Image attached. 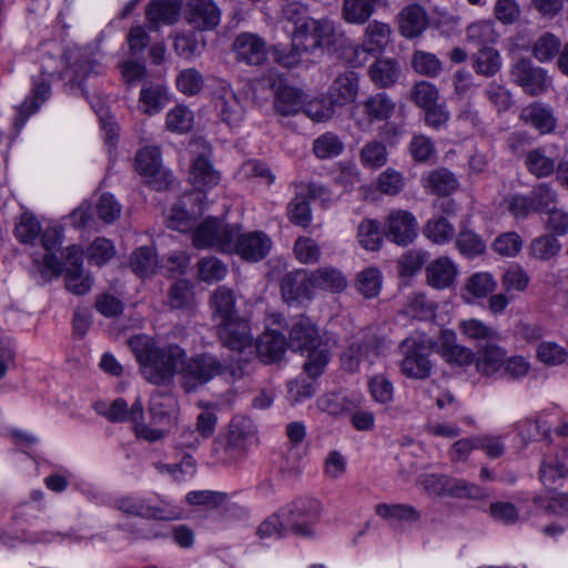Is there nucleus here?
Listing matches in <instances>:
<instances>
[{
    "label": "nucleus",
    "instance_id": "nucleus-1",
    "mask_svg": "<svg viewBox=\"0 0 568 568\" xmlns=\"http://www.w3.org/2000/svg\"><path fill=\"white\" fill-rule=\"evenodd\" d=\"M129 346L141 365L144 378L155 385L170 383L182 366L180 384L186 393L197 390L216 376H225L230 381L240 379L245 373L242 363L223 365L211 354H201L184 362L185 352L175 344L156 347L146 336L136 335L129 339Z\"/></svg>",
    "mask_w": 568,
    "mask_h": 568
},
{
    "label": "nucleus",
    "instance_id": "nucleus-2",
    "mask_svg": "<svg viewBox=\"0 0 568 568\" xmlns=\"http://www.w3.org/2000/svg\"><path fill=\"white\" fill-rule=\"evenodd\" d=\"M257 444V430L253 420L245 416L232 418L225 440L213 443V454L223 464H232L246 455Z\"/></svg>",
    "mask_w": 568,
    "mask_h": 568
},
{
    "label": "nucleus",
    "instance_id": "nucleus-3",
    "mask_svg": "<svg viewBox=\"0 0 568 568\" xmlns=\"http://www.w3.org/2000/svg\"><path fill=\"white\" fill-rule=\"evenodd\" d=\"M432 352L433 343L423 334H414L403 339L399 344L402 374L414 379L429 377L433 369Z\"/></svg>",
    "mask_w": 568,
    "mask_h": 568
},
{
    "label": "nucleus",
    "instance_id": "nucleus-4",
    "mask_svg": "<svg viewBox=\"0 0 568 568\" xmlns=\"http://www.w3.org/2000/svg\"><path fill=\"white\" fill-rule=\"evenodd\" d=\"M321 504L314 498H297L278 511L288 530L301 537L312 536V526L321 515Z\"/></svg>",
    "mask_w": 568,
    "mask_h": 568
},
{
    "label": "nucleus",
    "instance_id": "nucleus-5",
    "mask_svg": "<svg viewBox=\"0 0 568 568\" xmlns=\"http://www.w3.org/2000/svg\"><path fill=\"white\" fill-rule=\"evenodd\" d=\"M237 236V226L224 224L215 217L205 219L193 233V244L199 247L216 246L221 252H233V240Z\"/></svg>",
    "mask_w": 568,
    "mask_h": 568
},
{
    "label": "nucleus",
    "instance_id": "nucleus-6",
    "mask_svg": "<svg viewBox=\"0 0 568 568\" xmlns=\"http://www.w3.org/2000/svg\"><path fill=\"white\" fill-rule=\"evenodd\" d=\"M62 229L48 227L41 234V244L45 254L41 260L33 258V274L41 284L49 282L52 277L59 276L63 272V262L55 256L53 251L61 244Z\"/></svg>",
    "mask_w": 568,
    "mask_h": 568
},
{
    "label": "nucleus",
    "instance_id": "nucleus-7",
    "mask_svg": "<svg viewBox=\"0 0 568 568\" xmlns=\"http://www.w3.org/2000/svg\"><path fill=\"white\" fill-rule=\"evenodd\" d=\"M510 78L514 83L531 97L540 95L548 90L551 80L547 71L536 67L529 59L520 58L510 68Z\"/></svg>",
    "mask_w": 568,
    "mask_h": 568
},
{
    "label": "nucleus",
    "instance_id": "nucleus-8",
    "mask_svg": "<svg viewBox=\"0 0 568 568\" xmlns=\"http://www.w3.org/2000/svg\"><path fill=\"white\" fill-rule=\"evenodd\" d=\"M386 348L385 338L366 335L353 342L342 354V366L351 373L357 372L362 363L366 362L371 365L374 358L383 354Z\"/></svg>",
    "mask_w": 568,
    "mask_h": 568
},
{
    "label": "nucleus",
    "instance_id": "nucleus-9",
    "mask_svg": "<svg viewBox=\"0 0 568 568\" xmlns=\"http://www.w3.org/2000/svg\"><path fill=\"white\" fill-rule=\"evenodd\" d=\"M135 169L154 190L166 189L172 182L171 173L161 162V152L156 146H145L135 155Z\"/></svg>",
    "mask_w": 568,
    "mask_h": 568
},
{
    "label": "nucleus",
    "instance_id": "nucleus-10",
    "mask_svg": "<svg viewBox=\"0 0 568 568\" xmlns=\"http://www.w3.org/2000/svg\"><path fill=\"white\" fill-rule=\"evenodd\" d=\"M418 223L406 210L392 211L385 221L384 236L399 246H407L417 237Z\"/></svg>",
    "mask_w": 568,
    "mask_h": 568
},
{
    "label": "nucleus",
    "instance_id": "nucleus-11",
    "mask_svg": "<svg viewBox=\"0 0 568 568\" xmlns=\"http://www.w3.org/2000/svg\"><path fill=\"white\" fill-rule=\"evenodd\" d=\"M335 33V24L327 19H307L295 29V40H303L304 51H314L317 48L329 45Z\"/></svg>",
    "mask_w": 568,
    "mask_h": 568
},
{
    "label": "nucleus",
    "instance_id": "nucleus-12",
    "mask_svg": "<svg viewBox=\"0 0 568 568\" xmlns=\"http://www.w3.org/2000/svg\"><path fill=\"white\" fill-rule=\"evenodd\" d=\"M213 104L217 116L227 126H237L244 120L245 109L229 84L221 83L214 93Z\"/></svg>",
    "mask_w": 568,
    "mask_h": 568
},
{
    "label": "nucleus",
    "instance_id": "nucleus-13",
    "mask_svg": "<svg viewBox=\"0 0 568 568\" xmlns=\"http://www.w3.org/2000/svg\"><path fill=\"white\" fill-rule=\"evenodd\" d=\"M215 326L219 338L225 347L237 352L252 347L253 335L248 322L244 318L239 316Z\"/></svg>",
    "mask_w": 568,
    "mask_h": 568
},
{
    "label": "nucleus",
    "instance_id": "nucleus-14",
    "mask_svg": "<svg viewBox=\"0 0 568 568\" xmlns=\"http://www.w3.org/2000/svg\"><path fill=\"white\" fill-rule=\"evenodd\" d=\"M185 18L194 29L210 31L220 24L221 10L213 0H189Z\"/></svg>",
    "mask_w": 568,
    "mask_h": 568
},
{
    "label": "nucleus",
    "instance_id": "nucleus-15",
    "mask_svg": "<svg viewBox=\"0 0 568 568\" xmlns=\"http://www.w3.org/2000/svg\"><path fill=\"white\" fill-rule=\"evenodd\" d=\"M362 41L355 52L363 51L371 55L382 54L392 41L393 30L386 22L372 20L365 23Z\"/></svg>",
    "mask_w": 568,
    "mask_h": 568
},
{
    "label": "nucleus",
    "instance_id": "nucleus-16",
    "mask_svg": "<svg viewBox=\"0 0 568 568\" xmlns=\"http://www.w3.org/2000/svg\"><path fill=\"white\" fill-rule=\"evenodd\" d=\"M272 246L271 239L261 231L250 232L233 240V252L250 262L263 260Z\"/></svg>",
    "mask_w": 568,
    "mask_h": 568
},
{
    "label": "nucleus",
    "instance_id": "nucleus-17",
    "mask_svg": "<svg viewBox=\"0 0 568 568\" xmlns=\"http://www.w3.org/2000/svg\"><path fill=\"white\" fill-rule=\"evenodd\" d=\"M190 180L196 192L185 196L187 201L202 202V192L219 184L220 174L213 169L209 159L199 155L191 168Z\"/></svg>",
    "mask_w": 568,
    "mask_h": 568
},
{
    "label": "nucleus",
    "instance_id": "nucleus-18",
    "mask_svg": "<svg viewBox=\"0 0 568 568\" xmlns=\"http://www.w3.org/2000/svg\"><path fill=\"white\" fill-rule=\"evenodd\" d=\"M236 59L248 65L262 64L267 55L266 42L255 33L239 34L233 42Z\"/></svg>",
    "mask_w": 568,
    "mask_h": 568
},
{
    "label": "nucleus",
    "instance_id": "nucleus-19",
    "mask_svg": "<svg viewBox=\"0 0 568 568\" xmlns=\"http://www.w3.org/2000/svg\"><path fill=\"white\" fill-rule=\"evenodd\" d=\"M307 95L297 87L280 81L275 88L273 106L283 116H292L302 112Z\"/></svg>",
    "mask_w": 568,
    "mask_h": 568
},
{
    "label": "nucleus",
    "instance_id": "nucleus-20",
    "mask_svg": "<svg viewBox=\"0 0 568 568\" xmlns=\"http://www.w3.org/2000/svg\"><path fill=\"white\" fill-rule=\"evenodd\" d=\"M182 0H153L145 10L150 30H158L161 24H173L178 21Z\"/></svg>",
    "mask_w": 568,
    "mask_h": 568
},
{
    "label": "nucleus",
    "instance_id": "nucleus-21",
    "mask_svg": "<svg viewBox=\"0 0 568 568\" xmlns=\"http://www.w3.org/2000/svg\"><path fill=\"white\" fill-rule=\"evenodd\" d=\"M358 75L353 71L338 74L328 90L332 104L343 106L353 103L358 94Z\"/></svg>",
    "mask_w": 568,
    "mask_h": 568
},
{
    "label": "nucleus",
    "instance_id": "nucleus-22",
    "mask_svg": "<svg viewBox=\"0 0 568 568\" xmlns=\"http://www.w3.org/2000/svg\"><path fill=\"white\" fill-rule=\"evenodd\" d=\"M425 271L427 284L436 290L450 287L458 274L456 264L446 256L432 261Z\"/></svg>",
    "mask_w": 568,
    "mask_h": 568
},
{
    "label": "nucleus",
    "instance_id": "nucleus-23",
    "mask_svg": "<svg viewBox=\"0 0 568 568\" xmlns=\"http://www.w3.org/2000/svg\"><path fill=\"white\" fill-rule=\"evenodd\" d=\"M288 346L294 352H305L320 345V335L316 326L306 316H301L292 326Z\"/></svg>",
    "mask_w": 568,
    "mask_h": 568
},
{
    "label": "nucleus",
    "instance_id": "nucleus-24",
    "mask_svg": "<svg viewBox=\"0 0 568 568\" xmlns=\"http://www.w3.org/2000/svg\"><path fill=\"white\" fill-rule=\"evenodd\" d=\"M234 291L225 285L217 286L210 297L212 318L215 325L239 317L235 310Z\"/></svg>",
    "mask_w": 568,
    "mask_h": 568
},
{
    "label": "nucleus",
    "instance_id": "nucleus-25",
    "mask_svg": "<svg viewBox=\"0 0 568 568\" xmlns=\"http://www.w3.org/2000/svg\"><path fill=\"white\" fill-rule=\"evenodd\" d=\"M427 26V13L419 4H408L398 13V29L405 38L420 36Z\"/></svg>",
    "mask_w": 568,
    "mask_h": 568
},
{
    "label": "nucleus",
    "instance_id": "nucleus-26",
    "mask_svg": "<svg viewBox=\"0 0 568 568\" xmlns=\"http://www.w3.org/2000/svg\"><path fill=\"white\" fill-rule=\"evenodd\" d=\"M520 119L525 124L539 131L540 134L550 133L557 126V119L552 109L540 103H532L524 108Z\"/></svg>",
    "mask_w": 568,
    "mask_h": 568
},
{
    "label": "nucleus",
    "instance_id": "nucleus-27",
    "mask_svg": "<svg viewBox=\"0 0 568 568\" xmlns=\"http://www.w3.org/2000/svg\"><path fill=\"white\" fill-rule=\"evenodd\" d=\"M176 399L172 394L155 392L150 398L149 412L153 423L170 426L176 418Z\"/></svg>",
    "mask_w": 568,
    "mask_h": 568
},
{
    "label": "nucleus",
    "instance_id": "nucleus-28",
    "mask_svg": "<svg viewBox=\"0 0 568 568\" xmlns=\"http://www.w3.org/2000/svg\"><path fill=\"white\" fill-rule=\"evenodd\" d=\"M324 187L310 184L307 186V194L297 193L288 203L287 206V215L292 223L296 225H301L303 227L307 226L312 221V213L308 203V196H316L324 192Z\"/></svg>",
    "mask_w": 568,
    "mask_h": 568
},
{
    "label": "nucleus",
    "instance_id": "nucleus-29",
    "mask_svg": "<svg viewBox=\"0 0 568 568\" xmlns=\"http://www.w3.org/2000/svg\"><path fill=\"white\" fill-rule=\"evenodd\" d=\"M51 95V87L47 79L34 81L33 95L24 100L18 108V114L14 119V125L19 131L27 122L29 116L36 113L41 104Z\"/></svg>",
    "mask_w": 568,
    "mask_h": 568
},
{
    "label": "nucleus",
    "instance_id": "nucleus-30",
    "mask_svg": "<svg viewBox=\"0 0 568 568\" xmlns=\"http://www.w3.org/2000/svg\"><path fill=\"white\" fill-rule=\"evenodd\" d=\"M287 345L282 333L268 329L257 338L255 348L264 363H273L282 358Z\"/></svg>",
    "mask_w": 568,
    "mask_h": 568
},
{
    "label": "nucleus",
    "instance_id": "nucleus-31",
    "mask_svg": "<svg viewBox=\"0 0 568 568\" xmlns=\"http://www.w3.org/2000/svg\"><path fill=\"white\" fill-rule=\"evenodd\" d=\"M379 0H343L341 17L348 24L364 26L374 16Z\"/></svg>",
    "mask_w": 568,
    "mask_h": 568
},
{
    "label": "nucleus",
    "instance_id": "nucleus-32",
    "mask_svg": "<svg viewBox=\"0 0 568 568\" xmlns=\"http://www.w3.org/2000/svg\"><path fill=\"white\" fill-rule=\"evenodd\" d=\"M99 414L105 416L112 423L133 422L138 423L143 419V406L140 399L128 408V404L123 398H116L104 409L98 408Z\"/></svg>",
    "mask_w": 568,
    "mask_h": 568
},
{
    "label": "nucleus",
    "instance_id": "nucleus-33",
    "mask_svg": "<svg viewBox=\"0 0 568 568\" xmlns=\"http://www.w3.org/2000/svg\"><path fill=\"white\" fill-rule=\"evenodd\" d=\"M311 287L310 275L303 270L290 272L281 281L282 295L287 302L308 297Z\"/></svg>",
    "mask_w": 568,
    "mask_h": 568
},
{
    "label": "nucleus",
    "instance_id": "nucleus-34",
    "mask_svg": "<svg viewBox=\"0 0 568 568\" xmlns=\"http://www.w3.org/2000/svg\"><path fill=\"white\" fill-rule=\"evenodd\" d=\"M506 352L493 342L481 345L478 349L476 367L479 373L493 376L504 366Z\"/></svg>",
    "mask_w": 568,
    "mask_h": 568
},
{
    "label": "nucleus",
    "instance_id": "nucleus-35",
    "mask_svg": "<svg viewBox=\"0 0 568 568\" xmlns=\"http://www.w3.org/2000/svg\"><path fill=\"white\" fill-rule=\"evenodd\" d=\"M395 106V102L385 92L372 94L362 102L363 112L368 122L388 120Z\"/></svg>",
    "mask_w": 568,
    "mask_h": 568
},
{
    "label": "nucleus",
    "instance_id": "nucleus-36",
    "mask_svg": "<svg viewBox=\"0 0 568 568\" xmlns=\"http://www.w3.org/2000/svg\"><path fill=\"white\" fill-rule=\"evenodd\" d=\"M168 93L160 83H146L140 91L139 108L149 115L159 113L168 103Z\"/></svg>",
    "mask_w": 568,
    "mask_h": 568
},
{
    "label": "nucleus",
    "instance_id": "nucleus-37",
    "mask_svg": "<svg viewBox=\"0 0 568 568\" xmlns=\"http://www.w3.org/2000/svg\"><path fill=\"white\" fill-rule=\"evenodd\" d=\"M372 82L379 88L394 85L399 77L400 68L393 59H377L368 69Z\"/></svg>",
    "mask_w": 568,
    "mask_h": 568
},
{
    "label": "nucleus",
    "instance_id": "nucleus-38",
    "mask_svg": "<svg viewBox=\"0 0 568 568\" xmlns=\"http://www.w3.org/2000/svg\"><path fill=\"white\" fill-rule=\"evenodd\" d=\"M310 282L312 287L335 293L343 291L347 285V280L343 273L331 266L321 267L312 272Z\"/></svg>",
    "mask_w": 568,
    "mask_h": 568
},
{
    "label": "nucleus",
    "instance_id": "nucleus-39",
    "mask_svg": "<svg viewBox=\"0 0 568 568\" xmlns=\"http://www.w3.org/2000/svg\"><path fill=\"white\" fill-rule=\"evenodd\" d=\"M562 47L559 37L551 32H542L531 44V54L540 63H547L558 57Z\"/></svg>",
    "mask_w": 568,
    "mask_h": 568
},
{
    "label": "nucleus",
    "instance_id": "nucleus-40",
    "mask_svg": "<svg viewBox=\"0 0 568 568\" xmlns=\"http://www.w3.org/2000/svg\"><path fill=\"white\" fill-rule=\"evenodd\" d=\"M473 69L479 75L494 77L501 69L500 53L493 47L480 48L473 54Z\"/></svg>",
    "mask_w": 568,
    "mask_h": 568
},
{
    "label": "nucleus",
    "instance_id": "nucleus-41",
    "mask_svg": "<svg viewBox=\"0 0 568 568\" xmlns=\"http://www.w3.org/2000/svg\"><path fill=\"white\" fill-rule=\"evenodd\" d=\"M525 165L529 173L541 179L550 176L556 171L557 162L548 156L542 148H535L527 153Z\"/></svg>",
    "mask_w": 568,
    "mask_h": 568
},
{
    "label": "nucleus",
    "instance_id": "nucleus-42",
    "mask_svg": "<svg viewBox=\"0 0 568 568\" xmlns=\"http://www.w3.org/2000/svg\"><path fill=\"white\" fill-rule=\"evenodd\" d=\"M130 265L138 276L148 277L159 267V261L152 247L143 246L132 253Z\"/></svg>",
    "mask_w": 568,
    "mask_h": 568
},
{
    "label": "nucleus",
    "instance_id": "nucleus-43",
    "mask_svg": "<svg viewBox=\"0 0 568 568\" xmlns=\"http://www.w3.org/2000/svg\"><path fill=\"white\" fill-rule=\"evenodd\" d=\"M384 230L376 220H364L357 227V239L361 246L367 251H378L383 244Z\"/></svg>",
    "mask_w": 568,
    "mask_h": 568
},
{
    "label": "nucleus",
    "instance_id": "nucleus-44",
    "mask_svg": "<svg viewBox=\"0 0 568 568\" xmlns=\"http://www.w3.org/2000/svg\"><path fill=\"white\" fill-rule=\"evenodd\" d=\"M466 38L469 43L480 49L490 48L497 41L498 34L491 22L478 21L467 27Z\"/></svg>",
    "mask_w": 568,
    "mask_h": 568
},
{
    "label": "nucleus",
    "instance_id": "nucleus-45",
    "mask_svg": "<svg viewBox=\"0 0 568 568\" xmlns=\"http://www.w3.org/2000/svg\"><path fill=\"white\" fill-rule=\"evenodd\" d=\"M540 479L545 486H552L558 479L568 474V456L562 453L561 456L545 459L540 466Z\"/></svg>",
    "mask_w": 568,
    "mask_h": 568
},
{
    "label": "nucleus",
    "instance_id": "nucleus-46",
    "mask_svg": "<svg viewBox=\"0 0 568 568\" xmlns=\"http://www.w3.org/2000/svg\"><path fill=\"white\" fill-rule=\"evenodd\" d=\"M425 187L429 190L432 193L438 195H446L454 191L457 185V179L455 175L448 171L447 169H438L430 172L425 178Z\"/></svg>",
    "mask_w": 568,
    "mask_h": 568
},
{
    "label": "nucleus",
    "instance_id": "nucleus-47",
    "mask_svg": "<svg viewBox=\"0 0 568 568\" xmlns=\"http://www.w3.org/2000/svg\"><path fill=\"white\" fill-rule=\"evenodd\" d=\"M376 515L384 519L398 521L417 523L420 518L418 510L413 506L404 504H378L375 508Z\"/></svg>",
    "mask_w": 568,
    "mask_h": 568
},
{
    "label": "nucleus",
    "instance_id": "nucleus-48",
    "mask_svg": "<svg viewBox=\"0 0 568 568\" xmlns=\"http://www.w3.org/2000/svg\"><path fill=\"white\" fill-rule=\"evenodd\" d=\"M534 212L549 213L557 203L556 191L547 183L536 185L529 193Z\"/></svg>",
    "mask_w": 568,
    "mask_h": 568
},
{
    "label": "nucleus",
    "instance_id": "nucleus-49",
    "mask_svg": "<svg viewBox=\"0 0 568 568\" xmlns=\"http://www.w3.org/2000/svg\"><path fill=\"white\" fill-rule=\"evenodd\" d=\"M450 337L445 338L442 346V355L448 363L456 364L458 366L469 365L475 359V354L469 348L456 344L454 341V334Z\"/></svg>",
    "mask_w": 568,
    "mask_h": 568
},
{
    "label": "nucleus",
    "instance_id": "nucleus-50",
    "mask_svg": "<svg viewBox=\"0 0 568 568\" xmlns=\"http://www.w3.org/2000/svg\"><path fill=\"white\" fill-rule=\"evenodd\" d=\"M459 328L466 337L478 342H485V344L498 338L496 329L476 318L463 321L459 324Z\"/></svg>",
    "mask_w": 568,
    "mask_h": 568
},
{
    "label": "nucleus",
    "instance_id": "nucleus-51",
    "mask_svg": "<svg viewBox=\"0 0 568 568\" xmlns=\"http://www.w3.org/2000/svg\"><path fill=\"white\" fill-rule=\"evenodd\" d=\"M561 248L559 241L551 234L536 237L529 245L530 255L540 261H548L555 257Z\"/></svg>",
    "mask_w": 568,
    "mask_h": 568
},
{
    "label": "nucleus",
    "instance_id": "nucleus-52",
    "mask_svg": "<svg viewBox=\"0 0 568 568\" xmlns=\"http://www.w3.org/2000/svg\"><path fill=\"white\" fill-rule=\"evenodd\" d=\"M361 162L369 169H378L387 162V150L383 142L369 141L361 150Z\"/></svg>",
    "mask_w": 568,
    "mask_h": 568
},
{
    "label": "nucleus",
    "instance_id": "nucleus-53",
    "mask_svg": "<svg viewBox=\"0 0 568 568\" xmlns=\"http://www.w3.org/2000/svg\"><path fill=\"white\" fill-rule=\"evenodd\" d=\"M424 234L436 244L449 242L454 234V226L443 216L430 219L424 229Z\"/></svg>",
    "mask_w": 568,
    "mask_h": 568
},
{
    "label": "nucleus",
    "instance_id": "nucleus-54",
    "mask_svg": "<svg viewBox=\"0 0 568 568\" xmlns=\"http://www.w3.org/2000/svg\"><path fill=\"white\" fill-rule=\"evenodd\" d=\"M67 69V62L62 55L59 45L54 44V50H42L41 73L48 78L57 75L61 78Z\"/></svg>",
    "mask_w": 568,
    "mask_h": 568
},
{
    "label": "nucleus",
    "instance_id": "nucleus-55",
    "mask_svg": "<svg viewBox=\"0 0 568 568\" xmlns=\"http://www.w3.org/2000/svg\"><path fill=\"white\" fill-rule=\"evenodd\" d=\"M343 150V142L333 133L322 134L313 143L314 154L322 160L337 156Z\"/></svg>",
    "mask_w": 568,
    "mask_h": 568
},
{
    "label": "nucleus",
    "instance_id": "nucleus-56",
    "mask_svg": "<svg viewBox=\"0 0 568 568\" xmlns=\"http://www.w3.org/2000/svg\"><path fill=\"white\" fill-rule=\"evenodd\" d=\"M115 254L113 243L105 237H97L87 250L88 260L94 265L102 266Z\"/></svg>",
    "mask_w": 568,
    "mask_h": 568
},
{
    "label": "nucleus",
    "instance_id": "nucleus-57",
    "mask_svg": "<svg viewBox=\"0 0 568 568\" xmlns=\"http://www.w3.org/2000/svg\"><path fill=\"white\" fill-rule=\"evenodd\" d=\"M414 70L426 77H437L442 71L440 60L433 53L416 51L412 58Z\"/></svg>",
    "mask_w": 568,
    "mask_h": 568
},
{
    "label": "nucleus",
    "instance_id": "nucleus-58",
    "mask_svg": "<svg viewBox=\"0 0 568 568\" xmlns=\"http://www.w3.org/2000/svg\"><path fill=\"white\" fill-rule=\"evenodd\" d=\"M193 126V113L183 105H178L166 114V128L170 131L184 133Z\"/></svg>",
    "mask_w": 568,
    "mask_h": 568
},
{
    "label": "nucleus",
    "instance_id": "nucleus-59",
    "mask_svg": "<svg viewBox=\"0 0 568 568\" xmlns=\"http://www.w3.org/2000/svg\"><path fill=\"white\" fill-rule=\"evenodd\" d=\"M307 352V359L303 365L304 372L311 378H317L329 361V353L325 346H316Z\"/></svg>",
    "mask_w": 568,
    "mask_h": 568
},
{
    "label": "nucleus",
    "instance_id": "nucleus-60",
    "mask_svg": "<svg viewBox=\"0 0 568 568\" xmlns=\"http://www.w3.org/2000/svg\"><path fill=\"white\" fill-rule=\"evenodd\" d=\"M357 290L366 298L377 296L382 287V276L377 268H366L357 276Z\"/></svg>",
    "mask_w": 568,
    "mask_h": 568
},
{
    "label": "nucleus",
    "instance_id": "nucleus-61",
    "mask_svg": "<svg viewBox=\"0 0 568 568\" xmlns=\"http://www.w3.org/2000/svg\"><path fill=\"white\" fill-rule=\"evenodd\" d=\"M496 287V283L489 273H476L471 275L466 285L465 291L474 298L487 296Z\"/></svg>",
    "mask_w": 568,
    "mask_h": 568
},
{
    "label": "nucleus",
    "instance_id": "nucleus-62",
    "mask_svg": "<svg viewBox=\"0 0 568 568\" xmlns=\"http://www.w3.org/2000/svg\"><path fill=\"white\" fill-rule=\"evenodd\" d=\"M193 300L192 286L189 281L174 282L169 291V305L171 308L189 307Z\"/></svg>",
    "mask_w": 568,
    "mask_h": 568
},
{
    "label": "nucleus",
    "instance_id": "nucleus-63",
    "mask_svg": "<svg viewBox=\"0 0 568 568\" xmlns=\"http://www.w3.org/2000/svg\"><path fill=\"white\" fill-rule=\"evenodd\" d=\"M204 84L202 74L193 68L182 70L176 77L179 91L186 95L197 94Z\"/></svg>",
    "mask_w": 568,
    "mask_h": 568
},
{
    "label": "nucleus",
    "instance_id": "nucleus-64",
    "mask_svg": "<svg viewBox=\"0 0 568 568\" xmlns=\"http://www.w3.org/2000/svg\"><path fill=\"white\" fill-rule=\"evenodd\" d=\"M410 98L419 108L426 109L437 103L439 93L430 82L420 81L413 87Z\"/></svg>",
    "mask_w": 568,
    "mask_h": 568
}]
</instances>
